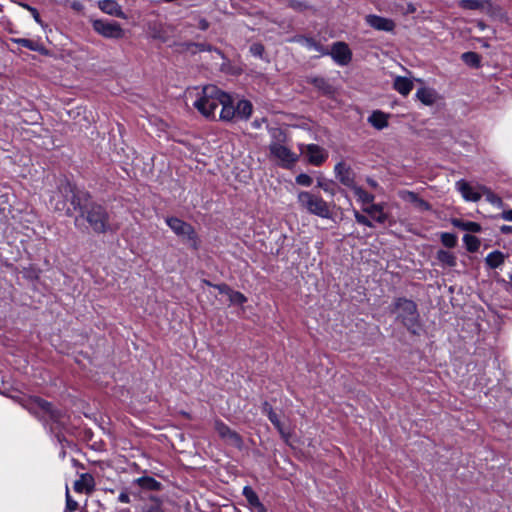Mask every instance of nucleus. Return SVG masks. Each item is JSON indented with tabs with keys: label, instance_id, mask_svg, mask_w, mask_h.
I'll use <instances>...</instances> for the list:
<instances>
[{
	"label": "nucleus",
	"instance_id": "f257e3e1",
	"mask_svg": "<svg viewBox=\"0 0 512 512\" xmlns=\"http://www.w3.org/2000/svg\"><path fill=\"white\" fill-rule=\"evenodd\" d=\"M185 99L205 118L216 119V109L228 103V94L214 85L193 87L185 91Z\"/></svg>",
	"mask_w": 512,
	"mask_h": 512
},
{
	"label": "nucleus",
	"instance_id": "f03ea898",
	"mask_svg": "<svg viewBox=\"0 0 512 512\" xmlns=\"http://www.w3.org/2000/svg\"><path fill=\"white\" fill-rule=\"evenodd\" d=\"M68 202H70L74 209H81L80 197L76 192L75 186L68 181H63L51 195L50 205L56 211H65L67 215H72Z\"/></svg>",
	"mask_w": 512,
	"mask_h": 512
},
{
	"label": "nucleus",
	"instance_id": "7ed1b4c3",
	"mask_svg": "<svg viewBox=\"0 0 512 512\" xmlns=\"http://www.w3.org/2000/svg\"><path fill=\"white\" fill-rule=\"evenodd\" d=\"M300 207L308 213L321 218H330L331 210L329 204L319 195L309 191H300L297 195Z\"/></svg>",
	"mask_w": 512,
	"mask_h": 512
},
{
	"label": "nucleus",
	"instance_id": "20e7f679",
	"mask_svg": "<svg viewBox=\"0 0 512 512\" xmlns=\"http://www.w3.org/2000/svg\"><path fill=\"white\" fill-rule=\"evenodd\" d=\"M82 215L85 216L94 232L105 233L110 229L109 215L101 205L91 203L85 206Z\"/></svg>",
	"mask_w": 512,
	"mask_h": 512
},
{
	"label": "nucleus",
	"instance_id": "39448f33",
	"mask_svg": "<svg viewBox=\"0 0 512 512\" xmlns=\"http://www.w3.org/2000/svg\"><path fill=\"white\" fill-rule=\"evenodd\" d=\"M253 106L248 100H234L228 95V103L219 112V120L232 121L234 119L247 120L252 114Z\"/></svg>",
	"mask_w": 512,
	"mask_h": 512
},
{
	"label": "nucleus",
	"instance_id": "423d86ee",
	"mask_svg": "<svg viewBox=\"0 0 512 512\" xmlns=\"http://www.w3.org/2000/svg\"><path fill=\"white\" fill-rule=\"evenodd\" d=\"M167 225L170 229L183 241L187 242L192 248H198V237L194 228L187 222L177 218L168 217L166 219Z\"/></svg>",
	"mask_w": 512,
	"mask_h": 512
},
{
	"label": "nucleus",
	"instance_id": "0eeeda50",
	"mask_svg": "<svg viewBox=\"0 0 512 512\" xmlns=\"http://www.w3.org/2000/svg\"><path fill=\"white\" fill-rule=\"evenodd\" d=\"M394 310L398 311V318L408 328L413 329L418 321V312L416 304L406 298H398L394 303Z\"/></svg>",
	"mask_w": 512,
	"mask_h": 512
},
{
	"label": "nucleus",
	"instance_id": "6e6552de",
	"mask_svg": "<svg viewBox=\"0 0 512 512\" xmlns=\"http://www.w3.org/2000/svg\"><path fill=\"white\" fill-rule=\"evenodd\" d=\"M271 157L283 168H291L298 161L299 156L280 142H272L269 145Z\"/></svg>",
	"mask_w": 512,
	"mask_h": 512
},
{
	"label": "nucleus",
	"instance_id": "1a4fd4ad",
	"mask_svg": "<svg viewBox=\"0 0 512 512\" xmlns=\"http://www.w3.org/2000/svg\"><path fill=\"white\" fill-rule=\"evenodd\" d=\"M299 149L301 154L307 158V161L314 166L321 165L328 158L327 151L316 144H301Z\"/></svg>",
	"mask_w": 512,
	"mask_h": 512
},
{
	"label": "nucleus",
	"instance_id": "9d476101",
	"mask_svg": "<svg viewBox=\"0 0 512 512\" xmlns=\"http://www.w3.org/2000/svg\"><path fill=\"white\" fill-rule=\"evenodd\" d=\"M93 29L106 38L120 39L124 35V31L118 23L106 20L93 21Z\"/></svg>",
	"mask_w": 512,
	"mask_h": 512
},
{
	"label": "nucleus",
	"instance_id": "9b49d317",
	"mask_svg": "<svg viewBox=\"0 0 512 512\" xmlns=\"http://www.w3.org/2000/svg\"><path fill=\"white\" fill-rule=\"evenodd\" d=\"M214 429L226 444L241 448L243 444L241 436L236 431L230 429L224 422L216 420L214 422Z\"/></svg>",
	"mask_w": 512,
	"mask_h": 512
},
{
	"label": "nucleus",
	"instance_id": "f8f14e48",
	"mask_svg": "<svg viewBox=\"0 0 512 512\" xmlns=\"http://www.w3.org/2000/svg\"><path fill=\"white\" fill-rule=\"evenodd\" d=\"M329 54L339 65H347L351 61L352 53L348 45L344 42H336L332 45Z\"/></svg>",
	"mask_w": 512,
	"mask_h": 512
},
{
	"label": "nucleus",
	"instance_id": "ddd939ff",
	"mask_svg": "<svg viewBox=\"0 0 512 512\" xmlns=\"http://www.w3.org/2000/svg\"><path fill=\"white\" fill-rule=\"evenodd\" d=\"M31 404L32 409H34L36 413L42 411L45 415L49 416V418L54 422H61V412L53 409L52 405L49 402L36 397L32 400Z\"/></svg>",
	"mask_w": 512,
	"mask_h": 512
},
{
	"label": "nucleus",
	"instance_id": "4468645a",
	"mask_svg": "<svg viewBox=\"0 0 512 512\" xmlns=\"http://www.w3.org/2000/svg\"><path fill=\"white\" fill-rule=\"evenodd\" d=\"M336 178L350 189L356 185L355 175L350 166L341 162L335 166Z\"/></svg>",
	"mask_w": 512,
	"mask_h": 512
},
{
	"label": "nucleus",
	"instance_id": "2eb2a0df",
	"mask_svg": "<svg viewBox=\"0 0 512 512\" xmlns=\"http://www.w3.org/2000/svg\"><path fill=\"white\" fill-rule=\"evenodd\" d=\"M399 197L406 202L412 203L419 211L431 210V205L424 199L420 198L415 192L402 190L399 192Z\"/></svg>",
	"mask_w": 512,
	"mask_h": 512
},
{
	"label": "nucleus",
	"instance_id": "dca6fc26",
	"mask_svg": "<svg viewBox=\"0 0 512 512\" xmlns=\"http://www.w3.org/2000/svg\"><path fill=\"white\" fill-rule=\"evenodd\" d=\"M366 22L368 25L379 31H392L395 27L393 20L380 17L377 15H367Z\"/></svg>",
	"mask_w": 512,
	"mask_h": 512
},
{
	"label": "nucleus",
	"instance_id": "f3484780",
	"mask_svg": "<svg viewBox=\"0 0 512 512\" xmlns=\"http://www.w3.org/2000/svg\"><path fill=\"white\" fill-rule=\"evenodd\" d=\"M289 41L300 43L301 45L305 46L306 48H308L310 50H314L321 55H329V51L323 45H321L319 42L314 40L313 38L305 37L302 35H297V36H294L293 38H291Z\"/></svg>",
	"mask_w": 512,
	"mask_h": 512
},
{
	"label": "nucleus",
	"instance_id": "a211bd4d",
	"mask_svg": "<svg viewBox=\"0 0 512 512\" xmlns=\"http://www.w3.org/2000/svg\"><path fill=\"white\" fill-rule=\"evenodd\" d=\"M456 188L466 201L477 202L481 199V191L474 190V188L464 180L456 182Z\"/></svg>",
	"mask_w": 512,
	"mask_h": 512
},
{
	"label": "nucleus",
	"instance_id": "6ab92c4d",
	"mask_svg": "<svg viewBox=\"0 0 512 512\" xmlns=\"http://www.w3.org/2000/svg\"><path fill=\"white\" fill-rule=\"evenodd\" d=\"M99 8L106 14L111 16L126 18L120 5L114 0H102L99 2Z\"/></svg>",
	"mask_w": 512,
	"mask_h": 512
},
{
	"label": "nucleus",
	"instance_id": "aec40b11",
	"mask_svg": "<svg viewBox=\"0 0 512 512\" xmlns=\"http://www.w3.org/2000/svg\"><path fill=\"white\" fill-rule=\"evenodd\" d=\"M94 478L92 475L85 473L80 476V478L75 481L74 489L76 492H86L90 493L94 489Z\"/></svg>",
	"mask_w": 512,
	"mask_h": 512
},
{
	"label": "nucleus",
	"instance_id": "412c9836",
	"mask_svg": "<svg viewBox=\"0 0 512 512\" xmlns=\"http://www.w3.org/2000/svg\"><path fill=\"white\" fill-rule=\"evenodd\" d=\"M363 211L371 216L378 223H384L387 220V214L384 212L382 204H371L363 208Z\"/></svg>",
	"mask_w": 512,
	"mask_h": 512
},
{
	"label": "nucleus",
	"instance_id": "4be33fe9",
	"mask_svg": "<svg viewBox=\"0 0 512 512\" xmlns=\"http://www.w3.org/2000/svg\"><path fill=\"white\" fill-rule=\"evenodd\" d=\"M416 97L424 105L431 106L437 101V93L431 88H421L417 91Z\"/></svg>",
	"mask_w": 512,
	"mask_h": 512
},
{
	"label": "nucleus",
	"instance_id": "5701e85b",
	"mask_svg": "<svg viewBox=\"0 0 512 512\" xmlns=\"http://www.w3.org/2000/svg\"><path fill=\"white\" fill-rule=\"evenodd\" d=\"M394 89L403 96H407L413 89V82L402 76H397L393 83Z\"/></svg>",
	"mask_w": 512,
	"mask_h": 512
},
{
	"label": "nucleus",
	"instance_id": "b1692460",
	"mask_svg": "<svg viewBox=\"0 0 512 512\" xmlns=\"http://www.w3.org/2000/svg\"><path fill=\"white\" fill-rule=\"evenodd\" d=\"M368 122L376 129L381 130L388 126V115L381 111H374L368 118Z\"/></svg>",
	"mask_w": 512,
	"mask_h": 512
},
{
	"label": "nucleus",
	"instance_id": "393cba45",
	"mask_svg": "<svg viewBox=\"0 0 512 512\" xmlns=\"http://www.w3.org/2000/svg\"><path fill=\"white\" fill-rule=\"evenodd\" d=\"M136 512H166L163 503L158 498H151L144 503Z\"/></svg>",
	"mask_w": 512,
	"mask_h": 512
},
{
	"label": "nucleus",
	"instance_id": "a878e982",
	"mask_svg": "<svg viewBox=\"0 0 512 512\" xmlns=\"http://www.w3.org/2000/svg\"><path fill=\"white\" fill-rule=\"evenodd\" d=\"M454 227L462 229L464 231L478 233L481 231L480 224L472 221H462L461 219L454 218L451 221Z\"/></svg>",
	"mask_w": 512,
	"mask_h": 512
},
{
	"label": "nucleus",
	"instance_id": "bb28decb",
	"mask_svg": "<svg viewBox=\"0 0 512 512\" xmlns=\"http://www.w3.org/2000/svg\"><path fill=\"white\" fill-rule=\"evenodd\" d=\"M12 41L14 43H17V44L23 46V47L28 48L31 51H37V52L42 53L45 50L42 44H40L37 41L30 40V39L15 38V39H12Z\"/></svg>",
	"mask_w": 512,
	"mask_h": 512
},
{
	"label": "nucleus",
	"instance_id": "cd10ccee",
	"mask_svg": "<svg viewBox=\"0 0 512 512\" xmlns=\"http://www.w3.org/2000/svg\"><path fill=\"white\" fill-rule=\"evenodd\" d=\"M354 195L357 197L358 201H360L362 204H372L374 201V195L368 193L365 191L362 187L355 185L351 188Z\"/></svg>",
	"mask_w": 512,
	"mask_h": 512
},
{
	"label": "nucleus",
	"instance_id": "c85d7f7f",
	"mask_svg": "<svg viewBox=\"0 0 512 512\" xmlns=\"http://www.w3.org/2000/svg\"><path fill=\"white\" fill-rule=\"evenodd\" d=\"M504 258L503 253L500 251H494L487 255L485 262L490 268L494 269L504 263Z\"/></svg>",
	"mask_w": 512,
	"mask_h": 512
},
{
	"label": "nucleus",
	"instance_id": "c756f323",
	"mask_svg": "<svg viewBox=\"0 0 512 512\" xmlns=\"http://www.w3.org/2000/svg\"><path fill=\"white\" fill-rule=\"evenodd\" d=\"M243 493L250 505L258 508L259 511L261 512L265 511V508L263 504L260 502L257 494L250 487H245Z\"/></svg>",
	"mask_w": 512,
	"mask_h": 512
},
{
	"label": "nucleus",
	"instance_id": "7c9ffc66",
	"mask_svg": "<svg viewBox=\"0 0 512 512\" xmlns=\"http://www.w3.org/2000/svg\"><path fill=\"white\" fill-rule=\"evenodd\" d=\"M479 190L481 191V196L484 195L488 202H490L491 204H493L497 207H502V205H503L502 199L498 195L493 193L489 188H487L485 186H479Z\"/></svg>",
	"mask_w": 512,
	"mask_h": 512
},
{
	"label": "nucleus",
	"instance_id": "2f4dec72",
	"mask_svg": "<svg viewBox=\"0 0 512 512\" xmlns=\"http://www.w3.org/2000/svg\"><path fill=\"white\" fill-rule=\"evenodd\" d=\"M264 412L267 413L269 420L273 423V425L277 428V430L281 433L283 437H286L282 424L278 418V415L273 411V409L266 403L263 408Z\"/></svg>",
	"mask_w": 512,
	"mask_h": 512
},
{
	"label": "nucleus",
	"instance_id": "473e14b6",
	"mask_svg": "<svg viewBox=\"0 0 512 512\" xmlns=\"http://www.w3.org/2000/svg\"><path fill=\"white\" fill-rule=\"evenodd\" d=\"M437 258L442 264L447 265L449 267H454L456 265V257L449 251H438Z\"/></svg>",
	"mask_w": 512,
	"mask_h": 512
},
{
	"label": "nucleus",
	"instance_id": "72a5a7b5",
	"mask_svg": "<svg viewBox=\"0 0 512 512\" xmlns=\"http://www.w3.org/2000/svg\"><path fill=\"white\" fill-rule=\"evenodd\" d=\"M485 0H460L458 5L466 10H479L484 7Z\"/></svg>",
	"mask_w": 512,
	"mask_h": 512
},
{
	"label": "nucleus",
	"instance_id": "f704fd0d",
	"mask_svg": "<svg viewBox=\"0 0 512 512\" xmlns=\"http://www.w3.org/2000/svg\"><path fill=\"white\" fill-rule=\"evenodd\" d=\"M463 241L466 245V249L469 251V252H476L478 251L479 247H480V240L473 236V235H470V234H466L464 235L463 237Z\"/></svg>",
	"mask_w": 512,
	"mask_h": 512
},
{
	"label": "nucleus",
	"instance_id": "c9c22d12",
	"mask_svg": "<svg viewBox=\"0 0 512 512\" xmlns=\"http://www.w3.org/2000/svg\"><path fill=\"white\" fill-rule=\"evenodd\" d=\"M462 60L469 66L478 67L480 65V56L475 52H465L462 54Z\"/></svg>",
	"mask_w": 512,
	"mask_h": 512
},
{
	"label": "nucleus",
	"instance_id": "e433bc0d",
	"mask_svg": "<svg viewBox=\"0 0 512 512\" xmlns=\"http://www.w3.org/2000/svg\"><path fill=\"white\" fill-rule=\"evenodd\" d=\"M310 83L324 93H330L332 90L330 84L322 77H314L310 80Z\"/></svg>",
	"mask_w": 512,
	"mask_h": 512
},
{
	"label": "nucleus",
	"instance_id": "4c0bfd02",
	"mask_svg": "<svg viewBox=\"0 0 512 512\" xmlns=\"http://www.w3.org/2000/svg\"><path fill=\"white\" fill-rule=\"evenodd\" d=\"M138 483L141 487L150 490H158L160 488V483L151 477H141L138 479Z\"/></svg>",
	"mask_w": 512,
	"mask_h": 512
},
{
	"label": "nucleus",
	"instance_id": "58836bf2",
	"mask_svg": "<svg viewBox=\"0 0 512 512\" xmlns=\"http://www.w3.org/2000/svg\"><path fill=\"white\" fill-rule=\"evenodd\" d=\"M441 242L448 248H453L457 244V237L454 234L444 232L441 234Z\"/></svg>",
	"mask_w": 512,
	"mask_h": 512
},
{
	"label": "nucleus",
	"instance_id": "ea45409f",
	"mask_svg": "<svg viewBox=\"0 0 512 512\" xmlns=\"http://www.w3.org/2000/svg\"><path fill=\"white\" fill-rule=\"evenodd\" d=\"M228 297L232 304L241 305L247 301V298L245 297L244 294H242L241 292H238V291H233L232 289H231Z\"/></svg>",
	"mask_w": 512,
	"mask_h": 512
},
{
	"label": "nucleus",
	"instance_id": "a19ab883",
	"mask_svg": "<svg viewBox=\"0 0 512 512\" xmlns=\"http://www.w3.org/2000/svg\"><path fill=\"white\" fill-rule=\"evenodd\" d=\"M295 181L298 185H301L304 187H309L313 183L312 177L305 173H301V174L297 175L295 178Z\"/></svg>",
	"mask_w": 512,
	"mask_h": 512
},
{
	"label": "nucleus",
	"instance_id": "79ce46f5",
	"mask_svg": "<svg viewBox=\"0 0 512 512\" xmlns=\"http://www.w3.org/2000/svg\"><path fill=\"white\" fill-rule=\"evenodd\" d=\"M250 52L252 53V55L262 58L264 53V46L261 43H253L250 46Z\"/></svg>",
	"mask_w": 512,
	"mask_h": 512
},
{
	"label": "nucleus",
	"instance_id": "37998d69",
	"mask_svg": "<svg viewBox=\"0 0 512 512\" xmlns=\"http://www.w3.org/2000/svg\"><path fill=\"white\" fill-rule=\"evenodd\" d=\"M317 186L323 189L326 193H329L331 195L335 194V189L331 182L319 180Z\"/></svg>",
	"mask_w": 512,
	"mask_h": 512
},
{
	"label": "nucleus",
	"instance_id": "c03bdc74",
	"mask_svg": "<svg viewBox=\"0 0 512 512\" xmlns=\"http://www.w3.org/2000/svg\"><path fill=\"white\" fill-rule=\"evenodd\" d=\"M354 217L359 224H362V225H365L368 227H373V223L366 216L362 215L361 213H359L356 210L354 211Z\"/></svg>",
	"mask_w": 512,
	"mask_h": 512
},
{
	"label": "nucleus",
	"instance_id": "a18cd8bd",
	"mask_svg": "<svg viewBox=\"0 0 512 512\" xmlns=\"http://www.w3.org/2000/svg\"><path fill=\"white\" fill-rule=\"evenodd\" d=\"M22 6L27 9L29 12H31L33 18L35 19V21L39 24H42V21L40 19V15L38 13V11L34 8V7H31L29 6L28 4H22Z\"/></svg>",
	"mask_w": 512,
	"mask_h": 512
},
{
	"label": "nucleus",
	"instance_id": "49530a36",
	"mask_svg": "<svg viewBox=\"0 0 512 512\" xmlns=\"http://www.w3.org/2000/svg\"><path fill=\"white\" fill-rule=\"evenodd\" d=\"M66 502H67V508L69 511H75L78 508V504L76 501L71 499L69 493L66 494Z\"/></svg>",
	"mask_w": 512,
	"mask_h": 512
},
{
	"label": "nucleus",
	"instance_id": "de8ad7c7",
	"mask_svg": "<svg viewBox=\"0 0 512 512\" xmlns=\"http://www.w3.org/2000/svg\"><path fill=\"white\" fill-rule=\"evenodd\" d=\"M221 294L229 296L231 288L226 284H218L214 286Z\"/></svg>",
	"mask_w": 512,
	"mask_h": 512
},
{
	"label": "nucleus",
	"instance_id": "09e8293b",
	"mask_svg": "<svg viewBox=\"0 0 512 512\" xmlns=\"http://www.w3.org/2000/svg\"><path fill=\"white\" fill-rule=\"evenodd\" d=\"M501 218L506 221H512V209L503 211L501 213Z\"/></svg>",
	"mask_w": 512,
	"mask_h": 512
},
{
	"label": "nucleus",
	"instance_id": "8fccbe9b",
	"mask_svg": "<svg viewBox=\"0 0 512 512\" xmlns=\"http://www.w3.org/2000/svg\"><path fill=\"white\" fill-rule=\"evenodd\" d=\"M118 500L119 502L121 503H129L130 502V497L127 493H121L119 496H118Z\"/></svg>",
	"mask_w": 512,
	"mask_h": 512
},
{
	"label": "nucleus",
	"instance_id": "3c124183",
	"mask_svg": "<svg viewBox=\"0 0 512 512\" xmlns=\"http://www.w3.org/2000/svg\"><path fill=\"white\" fill-rule=\"evenodd\" d=\"M209 27V23L205 19H201L199 21V28L202 30H206Z\"/></svg>",
	"mask_w": 512,
	"mask_h": 512
},
{
	"label": "nucleus",
	"instance_id": "603ef678",
	"mask_svg": "<svg viewBox=\"0 0 512 512\" xmlns=\"http://www.w3.org/2000/svg\"><path fill=\"white\" fill-rule=\"evenodd\" d=\"M501 232L504 233V234H508V233H511L512 232V226H509V225H503L501 228H500Z\"/></svg>",
	"mask_w": 512,
	"mask_h": 512
},
{
	"label": "nucleus",
	"instance_id": "864d4df0",
	"mask_svg": "<svg viewBox=\"0 0 512 512\" xmlns=\"http://www.w3.org/2000/svg\"><path fill=\"white\" fill-rule=\"evenodd\" d=\"M367 183L372 188L376 189L378 187V183L374 179H372V178H367Z\"/></svg>",
	"mask_w": 512,
	"mask_h": 512
},
{
	"label": "nucleus",
	"instance_id": "5fc2aeb1",
	"mask_svg": "<svg viewBox=\"0 0 512 512\" xmlns=\"http://www.w3.org/2000/svg\"><path fill=\"white\" fill-rule=\"evenodd\" d=\"M197 47L199 48V50H211V47L205 44H198Z\"/></svg>",
	"mask_w": 512,
	"mask_h": 512
},
{
	"label": "nucleus",
	"instance_id": "6e6d98bb",
	"mask_svg": "<svg viewBox=\"0 0 512 512\" xmlns=\"http://www.w3.org/2000/svg\"><path fill=\"white\" fill-rule=\"evenodd\" d=\"M415 10L416 9H415V7L412 4L408 5V12L413 13V12H415Z\"/></svg>",
	"mask_w": 512,
	"mask_h": 512
},
{
	"label": "nucleus",
	"instance_id": "4d7b16f0",
	"mask_svg": "<svg viewBox=\"0 0 512 512\" xmlns=\"http://www.w3.org/2000/svg\"><path fill=\"white\" fill-rule=\"evenodd\" d=\"M202 283H203V284H205V285H208V286H213V287L215 286V285H213L210 281H208V280H206V279H204V280L202 281Z\"/></svg>",
	"mask_w": 512,
	"mask_h": 512
},
{
	"label": "nucleus",
	"instance_id": "13d9d810",
	"mask_svg": "<svg viewBox=\"0 0 512 512\" xmlns=\"http://www.w3.org/2000/svg\"><path fill=\"white\" fill-rule=\"evenodd\" d=\"M509 286H510V291L512 292V274H511V277H510V283H509Z\"/></svg>",
	"mask_w": 512,
	"mask_h": 512
}]
</instances>
